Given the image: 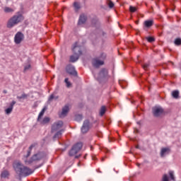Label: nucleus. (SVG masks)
I'll return each instance as SVG.
<instances>
[{
  "instance_id": "2f4dec72",
  "label": "nucleus",
  "mask_w": 181,
  "mask_h": 181,
  "mask_svg": "<svg viewBox=\"0 0 181 181\" xmlns=\"http://www.w3.org/2000/svg\"><path fill=\"white\" fill-rule=\"evenodd\" d=\"M169 175L171 180L175 181V175H173V171H170Z\"/></svg>"
},
{
  "instance_id": "7c9ffc66",
  "label": "nucleus",
  "mask_w": 181,
  "mask_h": 181,
  "mask_svg": "<svg viewBox=\"0 0 181 181\" xmlns=\"http://www.w3.org/2000/svg\"><path fill=\"white\" fill-rule=\"evenodd\" d=\"M129 11H130V12H132V13H134V12H136L137 8H136V7H134V6H129Z\"/></svg>"
},
{
  "instance_id": "c9c22d12",
  "label": "nucleus",
  "mask_w": 181,
  "mask_h": 181,
  "mask_svg": "<svg viewBox=\"0 0 181 181\" xmlns=\"http://www.w3.org/2000/svg\"><path fill=\"white\" fill-rule=\"evenodd\" d=\"M29 69H30V64L25 66L24 68V70L25 71H26V70H29Z\"/></svg>"
},
{
  "instance_id": "9b49d317",
  "label": "nucleus",
  "mask_w": 181,
  "mask_h": 181,
  "mask_svg": "<svg viewBox=\"0 0 181 181\" xmlns=\"http://www.w3.org/2000/svg\"><path fill=\"white\" fill-rule=\"evenodd\" d=\"M108 78V70L106 69H102L100 72L99 73V78H98V80H100V78Z\"/></svg>"
},
{
  "instance_id": "f257e3e1",
  "label": "nucleus",
  "mask_w": 181,
  "mask_h": 181,
  "mask_svg": "<svg viewBox=\"0 0 181 181\" xmlns=\"http://www.w3.org/2000/svg\"><path fill=\"white\" fill-rule=\"evenodd\" d=\"M13 168L18 176H29L33 173L32 169L25 166L21 161H14L13 163Z\"/></svg>"
},
{
  "instance_id": "c756f323",
  "label": "nucleus",
  "mask_w": 181,
  "mask_h": 181,
  "mask_svg": "<svg viewBox=\"0 0 181 181\" xmlns=\"http://www.w3.org/2000/svg\"><path fill=\"white\" fill-rule=\"evenodd\" d=\"M107 4L109 8H114V3L111 0H107Z\"/></svg>"
},
{
  "instance_id": "a878e982",
  "label": "nucleus",
  "mask_w": 181,
  "mask_h": 181,
  "mask_svg": "<svg viewBox=\"0 0 181 181\" xmlns=\"http://www.w3.org/2000/svg\"><path fill=\"white\" fill-rule=\"evenodd\" d=\"M4 12H6V13H9L11 12H13V9L9 7H5Z\"/></svg>"
},
{
  "instance_id": "1a4fd4ad",
  "label": "nucleus",
  "mask_w": 181,
  "mask_h": 181,
  "mask_svg": "<svg viewBox=\"0 0 181 181\" xmlns=\"http://www.w3.org/2000/svg\"><path fill=\"white\" fill-rule=\"evenodd\" d=\"M89 129H90V121L85 120L81 127V132L82 134H87Z\"/></svg>"
},
{
  "instance_id": "f8f14e48",
  "label": "nucleus",
  "mask_w": 181,
  "mask_h": 181,
  "mask_svg": "<svg viewBox=\"0 0 181 181\" xmlns=\"http://www.w3.org/2000/svg\"><path fill=\"white\" fill-rule=\"evenodd\" d=\"M69 111H70V106L69 105H66L63 108H62V112L59 115V117L61 118H63L67 115L69 113Z\"/></svg>"
},
{
  "instance_id": "c85d7f7f",
  "label": "nucleus",
  "mask_w": 181,
  "mask_h": 181,
  "mask_svg": "<svg viewBox=\"0 0 181 181\" xmlns=\"http://www.w3.org/2000/svg\"><path fill=\"white\" fill-rule=\"evenodd\" d=\"M18 100H22L25 98H28V95L23 93L22 95L17 97Z\"/></svg>"
},
{
  "instance_id": "4468645a",
  "label": "nucleus",
  "mask_w": 181,
  "mask_h": 181,
  "mask_svg": "<svg viewBox=\"0 0 181 181\" xmlns=\"http://www.w3.org/2000/svg\"><path fill=\"white\" fill-rule=\"evenodd\" d=\"M170 153V148H163L160 151V156L161 158H165L166 155H169Z\"/></svg>"
},
{
  "instance_id": "5701e85b",
  "label": "nucleus",
  "mask_w": 181,
  "mask_h": 181,
  "mask_svg": "<svg viewBox=\"0 0 181 181\" xmlns=\"http://www.w3.org/2000/svg\"><path fill=\"white\" fill-rule=\"evenodd\" d=\"M172 95L174 98H177L179 97V90L173 91Z\"/></svg>"
},
{
  "instance_id": "f03ea898",
  "label": "nucleus",
  "mask_w": 181,
  "mask_h": 181,
  "mask_svg": "<svg viewBox=\"0 0 181 181\" xmlns=\"http://www.w3.org/2000/svg\"><path fill=\"white\" fill-rule=\"evenodd\" d=\"M35 148V144H32L28 151L27 155L24 156V162L25 165H30V163H34V162H39L41 159H43V153H37L36 154H34L30 159L28 160V158L30 156V154L32 153V149Z\"/></svg>"
},
{
  "instance_id": "4c0bfd02",
  "label": "nucleus",
  "mask_w": 181,
  "mask_h": 181,
  "mask_svg": "<svg viewBox=\"0 0 181 181\" xmlns=\"http://www.w3.org/2000/svg\"><path fill=\"white\" fill-rule=\"evenodd\" d=\"M7 91L6 90H4V93L6 94Z\"/></svg>"
},
{
  "instance_id": "2eb2a0df",
  "label": "nucleus",
  "mask_w": 181,
  "mask_h": 181,
  "mask_svg": "<svg viewBox=\"0 0 181 181\" xmlns=\"http://www.w3.org/2000/svg\"><path fill=\"white\" fill-rule=\"evenodd\" d=\"M16 104V102L13 100L11 104L9 107H8L7 109L5 110V112L7 115H9V114H11V112H12V111L13 110V105H15Z\"/></svg>"
},
{
  "instance_id": "4be33fe9",
  "label": "nucleus",
  "mask_w": 181,
  "mask_h": 181,
  "mask_svg": "<svg viewBox=\"0 0 181 181\" xmlns=\"http://www.w3.org/2000/svg\"><path fill=\"white\" fill-rule=\"evenodd\" d=\"M54 94L55 93H52V95H50L49 98V101H52V100H57L59 98V96H56Z\"/></svg>"
},
{
  "instance_id": "0eeeda50",
  "label": "nucleus",
  "mask_w": 181,
  "mask_h": 181,
  "mask_svg": "<svg viewBox=\"0 0 181 181\" xmlns=\"http://www.w3.org/2000/svg\"><path fill=\"white\" fill-rule=\"evenodd\" d=\"M83 148V143L79 142L75 144L69 151V156H75Z\"/></svg>"
},
{
  "instance_id": "393cba45",
  "label": "nucleus",
  "mask_w": 181,
  "mask_h": 181,
  "mask_svg": "<svg viewBox=\"0 0 181 181\" xmlns=\"http://www.w3.org/2000/svg\"><path fill=\"white\" fill-rule=\"evenodd\" d=\"M64 81H65V83L66 84L67 88H70V87H71V83H70V81H69V78H66Z\"/></svg>"
},
{
  "instance_id": "7ed1b4c3",
  "label": "nucleus",
  "mask_w": 181,
  "mask_h": 181,
  "mask_svg": "<svg viewBox=\"0 0 181 181\" xmlns=\"http://www.w3.org/2000/svg\"><path fill=\"white\" fill-rule=\"evenodd\" d=\"M52 134L55 133L53 136L54 139H59V138H62V135L63 132H64V129H63V122L58 121L54 122L52 127Z\"/></svg>"
},
{
  "instance_id": "aec40b11",
  "label": "nucleus",
  "mask_w": 181,
  "mask_h": 181,
  "mask_svg": "<svg viewBox=\"0 0 181 181\" xmlns=\"http://www.w3.org/2000/svg\"><path fill=\"white\" fill-rule=\"evenodd\" d=\"M105 111H106L105 106H102L100 110V115L103 117V115L105 114Z\"/></svg>"
},
{
  "instance_id": "e433bc0d",
  "label": "nucleus",
  "mask_w": 181,
  "mask_h": 181,
  "mask_svg": "<svg viewBox=\"0 0 181 181\" xmlns=\"http://www.w3.org/2000/svg\"><path fill=\"white\" fill-rule=\"evenodd\" d=\"M75 158L78 159V158H80V156H76Z\"/></svg>"
},
{
  "instance_id": "20e7f679",
  "label": "nucleus",
  "mask_w": 181,
  "mask_h": 181,
  "mask_svg": "<svg viewBox=\"0 0 181 181\" xmlns=\"http://www.w3.org/2000/svg\"><path fill=\"white\" fill-rule=\"evenodd\" d=\"M23 16L21 13L14 15L8 20L7 23V28H8L9 29L13 28V26H16V25L20 23V22L23 21Z\"/></svg>"
},
{
  "instance_id": "39448f33",
  "label": "nucleus",
  "mask_w": 181,
  "mask_h": 181,
  "mask_svg": "<svg viewBox=\"0 0 181 181\" xmlns=\"http://www.w3.org/2000/svg\"><path fill=\"white\" fill-rule=\"evenodd\" d=\"M72 50L74 52V54L70 57V62L74 63L78 60V57L82 54L81 47L78 46V42H75L74 44Z\"/></svg>"
},
{
  "instance_id": "6e6552de",
  "label": "nucleus",
  "mask_w": 181,
  "mask_h": 181,
  "mask_svg": "<svg viewBox=\"0 0 181 181\" xmlns=\"http://www.w3.org/2000/svg\"><path fill=\"white\" fill-rule=\"evenodd\" d=\"M23 39H25V35H23V33L18 32L14 37V42L16 45H20V43H22L23 41Z\"/></svg>"
},
{
  "instance_id": "f704fd0d",
  "label": "nucleus",
  "mask_w": 181,
  "mask_h": 181,
  "mask_svg": "<svg viewBox=\"0 0 181 181\" xmlns=\"http://www.w3.org/2000/svg\"><path fill=\"white\" fill-rule=\"evenodd\" d=\"M142 67L144 70H148V69L149 67V64H144L142 65Z\"/></svg>"
},
{
  "instance_id": "b1692460",
  "label": "nucleus",
  "mask_w": 181,
  "mask_h": 181,
  "mask_svg": "<svg viewBox=\"0 0 181 181\" xmlns=\"http://www.w3.org/2000/svg\"><path fill=\"white\" fill-rule=\"evenodd\" d=\"M174 43H175V46H180V45H181V39L180 38H176L175 42H174Z\"/></svg>"
},
{
  "instance_id": "6ab92c4d",
  "label": "nucleus",
  "mask_w": 181,
  "mask_h": 181,
  "mask_svg": "<svg viewBox=\"0 0 181 181\" xmlns=\"http://www.w3.org/2000/svg\"><path fill=\"white\" fill-rule=\"evenodd\" d=\"M9 176V172L6 170H4L1 172V177H3L4 179L8 177Z\"/></svg>"
},
{
  "instance_id": "cd10ccee",
  "label": "nucleus",
  "mask_w": 181,
  "mask_h": 181,
  "mask_svg": "<svg viewBox=\"0 0 181 181\" xmlns=\"http://www.w3.org/2000/svg\"><path fill=\"white\" fill-rule=\"evenodd\" d=\"M146 40L149 42V43H152L153 42H155V38L153 37H146Z\"/></svg>"
},
{
  "instance_id": "9d476101",
  "label": "nucleus",
  "mask_w": 181,
  "mask_h": 181,
  "mask_svg": "<svg viewBox=\"0 0 181 181\" xmlns=\"http://www.w3.org/2000/svg\"><path fill=\"white\" fill-rule=\"evenodd\" d=\"M66 72L71 76H77V71L72 65H68L66 68Z\"/></svg>"
},
{
  "instance_id": "f3484780",
  "label": "nucleus",
  "mask_w": 181,
  "mask_h": 181,
  "mask_svg": "<svg viewBox=\"0 0 181 181\" xmlns=\"http://www.w3.org/2000/svg\"><path fill=\"white\" fill-rule=\"evenodd\" d=\"M87 21V16L82 14L81 15L78 21V25H83V23H86V21Z\"/></svg>"
},
{
  "instance_id": "412c9836",
  "label": "nucleus",
  "mask_w": 181,
  "mask_h": 181,
  "mask_svg": "<svg viewBox=\"0 0 181 181\" xmlns=\"http://www.w3.org/2000/svg\"><path fill=\"white\" fill-rule=\"evenodd\" d=\"M45 115V109H42V111L40 112L38 117H37V121H40L42 119V117Z\"/></svg>"
},
{
  "instance_id": "bb28decb",
  "label": "nucleus",
  "mask_w": 181,
  "mask_h": 181,
  "mask_svg": "<svg viewBox=\"0 0 181 181\" xmlns=\"http://www.w3.org/2000/svg\"><path fill=\"white\" fill-rule=\"evenodd\" d=\"M74 8H75V9H76V11H78V9H80V3H78V2H74Z\"/></svg>"
},
{
  "instance_id": "423d86ee",
  "label": "nucleus",
  "mask_w": 181,
  "mask_h": 181,
  "mask_svg": "<svg viewBox=\"0 0 181 181\" xmlns=\"http://www.w3.org/2000/svg\"><path fill=\"white\" fill-rule=\"evenodd\" d=\"M105 57H107L105 54L102 53L99 57L94 58L92 60V65L93 66V67L98 69L100 66H103L104 61L105 60Z\"/></svg>"
},
{
  "instance_id": "473e14b6",
  "label": "nucleus",
  "mask_w": 181,
  "mask_h": 181,
  "mask_svg": "<svg viewBox=\"0 0 181 181\" xmlns=\"http://www.w3.org/2000/svg\"><path fill=\"white\" fill-rule=\"evenodd\" d=\"M83 119V116L81 115H78L76 116V121H81Z\"/></svg>"
},
{
  "instance_id": "dca6fc26",
  "label": "nucleus",
  "mask_w": 181,
  "mask_h": 181,
  "mask_svg": "<svg viewBox=\"0 0 181 181\" xmlns=\"http://www.w3.org/2000/svg\"><path fill=\"white\" fill-rule=\"evenodd\" d=\"M37 122H40L41 125H45V124H49V122H50V118L45 117L43 118V119H40V121H37Z\"/></svg>"
},
{
  "instance_id": "a211bd4d",
  "label": "nucleus",
  "mask_w": 181,
  "mask_h": 181,
  "mask_svg": "<svg viewBox=\"0 0 181 181\" xmlns=\"http://www.w3.org/2000/svg\"><path fill=\"white\" fill-rule=\"evenodd\" d=\"M153 21L148 20V21H144V26H146V28H151V26H153Z\"/></svg>"
},
{
  "instance_id": "ddd939ff",
  "label": "nucleus",
  "mask_w": 181,
  "mask_h": 181,
  "mask_svg": "<svg viewBox=\"0 0 181 181\" xmlns=\"http://www.w3.org/2000/svg\"><path fill=\"white\" fill-rule=\"evenodd\" d=\"M153 114L154 117H159V115H162V114H163V109L161 107H154L153 109Z\"/></svg>"
},
{
  "instance_id": "72a5a7b5",
  "label": "nucleus",
  "mask_w": 181,
  "mask_h": 181,
  "mask_svg": "<svg viewBox=\"0 0 181 181\" xmlns=\"http://www.w3.org/2000/svg\"><path fill=\"white\" fill-rule=\"evenodd\" d=\"M162 181H169V177H168V175L166 174L163 175Z\"/></svg>"
}]
</instances>
